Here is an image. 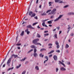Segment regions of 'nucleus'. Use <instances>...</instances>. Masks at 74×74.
Segmentation results:
<instances>
[{
	"label": "nucleus",
	"mask_w": 74,
	"mask_h": 74,
	"mask_svg": "<svg viewBox=\"0 0 74 74\" xmlns=\"http://www.w3.org/2000/svg\"><path fill=\"white\" fill-rule=\"evenodd\" d=\"M45 24V22H44L43 23H42V25L43 26H44Z\"/></svg>",
	"instance_id": "f704fd0d"
},
{
	"label": "nucleus",
	"mask_w": 74,
	"mask_h": 74,
	"mask_svg": "<svg viewBox=\"0 0 74 74\" xmlns=\"http://www.w3.org/2000/svg\"><path fill=\"white\" fill-rule=\"evenodd\" d=\"M67 64H68V65L70 64V62H68Z\"/></svg>",
	"instance_id": "13d9d810"
},
{
	"label": "nucleus",
	"mask_w": 74,
	"mask_h": 74,
	"mask_svg": "<svg viewBox=\"0 0 74 74\" xmlns=\"http://www.w3.org/2000/svg\"><path fill=\"white\" fill-rule=\"evenodd\" d=\"M44 26H45V27H48V26H47L46 25H45Z\"/></svg>",
	"instance_id": "e2e57ef3"
},
{
	"label": "nucleus",
	"mask_w": 74,
	"mask_h": 74,
	"mask_svg": "<svg viewBox=\"0 0 74 74\" xmlns=\"http://www.w3.org/2000/svg\"><path fill=\"white\" fill-rule=\"evenodd\" d=\"M53 58L55 60H58V58L56 55L54 56Z\"/></svg>",
	"instance_id": "39448f33"
},
{
	"label": "nucleus",
	"mask_w": 74,
	"mask_h": 74,
	"mask_svg": "<svg viewBox=\"0 0 74 74\" xmlns=\"http://www.w3.org/2000/svg\"><path fill=\"white\" fill-rule=\"evenodd\" d=\"M55 44L56 45H59V43H58V42L57 41L56 42Z\"/></svg>",
	"instance_id": "7c9ffc66"
},
{
	"label": "nucleus",
	"mask_w": 74,
	"mask_h": 74,
	"mask_svg": "<svg viewBox=\"0 0 74 74\" xmlns=\"http://www.w3.org/2000/svg\"><path fill=\"white\" fill-rule=\"evenodd\" d=\"M60 70H62V71H65L66 70V69L64 68L63 67H61L60 68Z\"/></svg>",
	"instance_id": "6e6552de"
},
{
	"label": "nucleus",
	"mask_w": 74,
	"mask_h": 74,
	"mask_svg": "<svg viewBox=\"0 0 74 74\" xmlns=\"http://www.w3.org/2000/svg\"><path fill=\"white\" fill-rule=\"evenodd\" d=\"M69 47V45L67 44H66V48H68Z\"/></svg>",
	"instance_id": "aec40b11"
},
{
	"label": "nucleus",
	"mask_w": 74,
	"mask_h": 74,
	"mask_svg": "<svg viewBox=\"0 0 74 74\" xmlns=\"http://www.w3.org/2000/svg\"><path fill=\"white\" fill-rule=\"evenodd\" d=\"M62 16H63V15H60V16H59L58 17L59 18V19H60V18H62Z\"/></svg>",
	"instance_id": "b1692460"
},
{
	"label": "nucleus",
	"mask_w": 74,
	"mask_h": 74,
	"mask_svg": "<svg viewBox=\"0 0 74 74\" xmlns=\"http://www.w3.org/2000/svg\"><path fill=\"white\" fill-rule=\"evenodd\" d=\"M48 46H52V44L51 43H49L48 45Z\"/></svg>",
	"instance_id": "4c0bfd02"
},
{
	"label": "nucleus",
	"mask_w": 74,
	"mask_h": 74,
	"mask_svg": "<svg viewBox=\"0 0 74 74\" xmlns=\"http://www.w3.org/2000/svg\"><path fill=\"white\" fill-rule=\"evenodd\" d=\"M38 3V0H37L36 3Z\"/></svg>",
	"instance_id": "338daca9"
},
{
	"label": "nucleus",
	"mask_w": 74,
	"mask_h": 74,
	"mask_svg": "<svg viewBox=\"0 0 74 74\" xmlns=\"http://www.w3.org/2000/svg\"><path fill=\"white\" fill-rule=\"evenodd\" d=\"M42 55V53H40L39 54V56H40V57H41V58H43V57H44V55Z\"/></svg>",
	"instance_id": "a211bd4d"
},
{
	"label": "nucleus",
	"mask_w": 74,
	"mask_h": 74,
	"mask_svg": "<svg viewBox=\"0 0 74 74\" xmlns=\"http://www.w3.org/2000/svg\"><path fill=\"white\" fill-rule=\"evenodd\" d=\"M54 37H55L56 38H58V37H57V34H55L54 35Z\"/></svg>",
	"instance_id": "58836bf2"
},
{
	"label": "nucleus",
	"mask_w": 74,
	"mask_h": 74,
	"mask_svg": "<svg viewBox=\"0 0 74 74\" xmlns=\"http://www.w3.org/2000/svg\"><path fill=\"white\" fill-rule=\"evenodd\" d=\"M59 47H60V46H59V45H57V49H58V48H59Z\"/></svg>",
	"instance_id": "ea45409f"
},
{
	"label": "nucleus",
	"mask_w": 74,
	"mask_h": 74,
	"mask_svg": "<svg viewBox=\"0 0 74 74\" xmlns=\"http://www.w3.org/2000/svg\"><path fill=\"white\" fill-rule=\"evenodd\" d=\"M34 18H35V19H38V18H37V16H36L34 17Z\"/></svg>",
	"instance_id": "603ef678"
},
{
	"label": "nucleus",
	"mask_w": 74,
	"mask_h": 74,
	"mask_svg": "<svg viewBox=\"0 0 74 74\" xmlns=\"http://www.w3.org/2000/svg\"><path fill=\"white\" fill-rule=\"evenodd\" d=\"M59 18H58L54 20V22H56V21H58V20H59Z\"/></svg>",
	"instance_id": "bb28decb"
},
{
	"label": "nucleus",
	"mask_w": 74,
	"mask_h": 74,
	"mask_svg": "<svg viewBox=\"0 0 74 74\" xmlns=\"http://www.w3.org/2000/svg\"><path fill=\"white\" fill-rule=\"evenodd\" d=\"M21 64H19V65L18 66H16V69H19V67H21Z\"/></svg>",
	"instance_id": "6ab92c4d"
},
{
	"label": "nucleus",
	"mask_w": 74,
	"mask_h": 74,
	"mask_svg": "<svg viewBox=\"0 0 74 74\" xmlns=\"http://www.w3.org/2000/svg\"><path fill=\"white\" fill-rule=\"evenodd\" d=\"M45 59H46L47 60H48V56H45Z\"/></svg>",
	"instance_id": "cd10ccee"
},
{
	"label": "nucleus",
	"mask_w": 74,
	"mask_h": 74,
	"mask_svg": "<svg viewBox=\"0 0 74 74\" xmlns=\"http://www.w3.org/2000/svg\"><path fill=\"white\" fill-rule=\"evenodd\" d=\"M11 70V68H9L8 69V71H9Z\"/></svg>",
	"instance_id": "0e129e2a"
},
{
	"label": "nucleus",
	"mask_w": 74,
	"mask_h": 74,
	"mask_svg": "<svg viewBox=\"0 0 74 74\" xmlns=\"http://www.w3.org/2000/svg\"><path fill=\"white\" fill-rule=\"evenodd\" d=\"M63 1H60L59 2V3H63Z\"/></svg>",
	"instance_id": "052dcab7"
},
{
	"label": "nucleus",
	"mask_w": 74,
	"mask_h": 74,
	"mask_svg": "<svg viewBox=\"0 0 74 74\" xmlns=\"http://www.w3.org/2000/svg\"><path fill=\"white\" fill-rule=\"evenodd\" d=\"M48 20V19H47V20H42V22H45V21H47Z\"/></svg>",
	"instance_id": "37998d69"
},
{
	"label": "nucleus",
	"mask_w": 74,
	"mask_h": 74,
	"mask_svg": "<svg viewBox=\"0 0 74 74\" xmlns=\"http://www.w3.org/2000/svg\"><path fill=\"white\" fill-rule=\"evenodd\" d=\"M69 7V5H65V6H64V8H67V7Z\"/></svg>",
	"instance_id": "e433bc0d"
},
{
	"label": "nucleus",
	"mask_w": 74,
	"mask_h": 74,
	"mask_svg": "<svg viewBox=\"0 0 74 74\" xmlns=\"http://www.w3.org/2000/svg\"><path fill=\"white\" fill-rule=\"evenodd\" d=\"M47 51V50L45 49H42L40 50V52H42V51Z\"/></svg>",
	"instance_id": "1a4fd4ad"
},
{
	"label": "nucleus",
	"mask_w": 74,
	"mask_h": 74,
	"mask_svg": "<svg viewBox=\"0 0 74 74\" xmlns=\"http://www.w3.org/2000/svg\"><path fill=\"white\" fill-rule=\"evenodd\" d=\"M48 35H49V34L48 33L44 34V36H45H45H48Z\"/></svg>",
	"instance_id": "c85d7f7f"
},
{
	"label": "nucleus",
	"mask_w": 74,
	"mask_h": 74,
	"mask_svg": "<svg viewBox=\"0 0 74 74\" xmlns=\"http://www.w3.org/2000/svg\"><path fill=\"white\" fill-rule=\"evenodd\" d=\"M56 52H58V53H60V51L59 50H56Z\"/></svg>",
	"instance_id": "79ce46f5"
},
{
	"label": "nucleus",
	"mask_w": 74,
	"mask_h": 74,
	"mask_svg": "<svg viewBox=\"0 0 74 74\" xmlns=\"http://www.w3.org/2000/svg\"><path fill=\"white\" fill-rule=\"evenodd\" d=\"M59 70V69H58V68H56V72H58V71Z\"/></svg>",
	"instance_id": "49530a36"
},
{
	"label": "nucleus",
	"mask_w": 74,
	"mask_h": 74,
	"mask_svg": "<svg viewBox=\"0 0 74 74\" xmlns=\"http://www.w3.org/2000/svg\"><path fill=\"white\" fill-rule=\"evenodd\" d=\"M23 35H24V31H23L20 34V36H23Z\"/></svg>",
	"instance_id": "4468645a"
},
{
	"label": "nucleus",
	"mask_w": 74,
	"mask_h": 74,
	"mask_svg": "<svg viewBox=\"0 0 74 74\" xmlns=\"http://www.w3.org/2000/svg\"><path fill=\"white\" fill-rule=\"evenodd\" d=\"M34 56L36 57V56H38V55H37V53H34Z\"/></svg>",
	"instance_id": "ddd939ff"
},
{
	"label": "nucleus",
	"mask_w": 74,
	"mask_h": 74,
	"mask_svg": "<svg viewBox=\"0 0 74 74\" xmlns=\"http://www.w3.org/2000/svg\"><path fill=\"white\" fill-rule=\"evenodd\" d=\"M13 56H14V58H16L17 57H18L17 55H15L14 54H12L11 56V58H12Z\"/></svg>",
	"instance_id": "0eeeda50"
},
{
	"label": "nucleus",
	"mask_w": 74,
	"mask_h": 74,
	"mask_svg": "<svg viewBox=\"0 0 74 74\" xmlns=\"http://www.w3.org/2000/svg\"><path fill=\"white\" fill-rule=\"evenodd\" d=\"M29 63V62H28V61L26 62H25V64H27V63Z\"/></svg>",
	"instance_id": "4d7b16f0"
},
{
	"label": "nucleus",
	"mask_w": 74,
	"mask_h": 74,
	"mask_svg": "<svg viewBox=\"0 0 74 74\" xmlns=\"http://www.w3.org/2000/svg\"><path fill=\"white\" fill-rule=\"evenodd\" d=\"M11 58H10L8 60V62L6 63L7 64H10V62H11Z\"/></svg>",
	"instance_id": "20e7f679"
},
{
	"label": "nucleus",
	"mask_w": 74,
	"mask_h": 74,
	"mask_svg": "<svg viewBox=\"0 0 74 74\" xmlns=\"http://www.w3.org/2000/svg\"><path fill=\"white\" fill-rule=\"evenodd\" d=\"M25 59H26V58H25L24 59H22L21 60V62H23V61H25Z\"/></svg>",
	"instance_id": "393cba45"
},
{
	"label": "nucleus",
	"mask_w": 74,
	"mask_h": 74,
	"mask_svg": "<svg viewBox=\"0 0 74 74\" xmlns=\"http://www.w3.org/2000/svg\"><path fill=\"white\" fill-rule=\"evenodd\" d=\"M16 45H17L18 46H20V45H21V43L19 44L18 43L17 44H16Z\"/></svg>",
	"instance_id": "72a5a7b5"
},
{
	"label": "nucleus",
	"mask_w": 74,
	"mask_h": 74,
	"mask_svg": "<svg viewBox=\"0 0 74 74\" xmlns=\"http://www.w3.org/2000/svg\"><path fill=\"white\" fill-rule=\"evenodd\" d=\"M18 36H19L18 35H17V36L16 37V41H18Z\"/></svg>",
	"instance_id": "c03bdc74"
},
{
	"label": "nucleus",
	"mask_w": 74,
	"mask_h": 74,
	"mask_svg": "<svg viewBox=\"0 0 74 74\" xmlns=\"http://www.w3.org/2000/svg\"><path fill=\"white\" fill-rule=\"evenodd\" d=\"M51 11V10H49L46 12V13H48V12H50V11Z\"/></svg>",
	"instance_id": "a878e982"
},
{
	"label": "nucleus",
	"mask_w": 74,
	"mask_h": 74,
	"mask_svg": "<svg viewBox=\"0 0 74 74\" xmlns=\"http://www.w3.org/2000/svg\"><path fill=\"white\" fill-rule=\"evenodd\" d=\"M32 14H33V12L32 11H29V15L30 16Z\"/></svg>",
	"instance_id": "dca6fc26"
},
{
	"label": "nucleus",
	"mask_w": 74,
	"mask_h": 74,
	"mask_svg": "<svg viewBox=\"0 0 74 74\" xmlns=\"http://www.w3.org/2000/svg\"><path fill=\"white\" fill-rule=\"evenodd\" d=\"M49 56V58H51L52 56V54L50 55Z\"/></svg>",
	"instance_id": "a18cd8bd"
},
{
	"label": "nucleus",
	"mask_w": 74,
	"mask_h": 74,
	"mask_svg": "<svg viewBox=\"0 0 74 74\" xmlns=\"http://www.w3.org/2000/svg\"><path fill=\"white\" fill-rule=\"evenodd\" d=\"M61 33H62V31H59V34H60Z\"/></svg>",
	"instance_id": "6e6d98bb"
},
{
	"label": "nucleus",
	"mask_w": 74,
	"mask_h": 74,
	"mask_svg": "<svg viewBox=\"0 0 74 74\" xmlns=\"http://www.w3.org/2000/svg\"><path fill=\"white\" fill-rule=\"evenodd\" d=\"M59 63H58L59 64H62L63 63L62 62L60 61H59Z\"/></svg>",
	"instance_id": "c756f323"
},
{
	"label": "nucleus",
	"mask_w": 74,
	"mask_h": 74,
	"mask_svg": "<svg viewBox=\"0 0 74 74\" xmlns=\"http://www.w3.org/2000/svg\"><path fill=\"white\" fill-rule=\"evenodd\" d=\"M37 28H38L39 29H40V26H39V25H38L37 26Z\"/></svg>",
	"instance_id": "774afa93"
},
{
	"label": "nucleus",
	"mask_w": 74,
	"mask_h": 74,
	"mask_svg": "<svg viewBox=\"0 0 74 74\" xmlns=\"http://www.w3.org/2000/svg\"><path fill=\"white\" fill-rule=\"evenodd\" d=\"M36 52H37V49H34V53H36Z\"/></svg>",
	"instance_id": "473e14b6"
},
{
	"label": "nucleus",
	"mask_w": 74,
	"mask_h": 74,
	"mask_svg": "<svg viewBox=\"0 0 74 74\" xmlns=\"http://www.w3.org/2000/svg\"><path fill=\"white\" fill-rule=\"evenodd\" d=\"M68 15H72V12H69L68 13Z\"/></svg>",
	"instance_id": "c9c22d12"
},
{
	"label": "nucleus",
	"mask_w": 74,
	"mask_h": 74,
	"mask_svg": "<svg viewBox=\"0 0 74 74\" xmlns=\"http://www.w3.org/2000/svg\"><path fill=\"white\" fill-rule=\"evenodd\" d=\"M41 15L42 16H44V15H47V14L45 12L41 14Z\"/></svg>",
	"instance_id": "9d476101"
},
{
	"label": "nucleus",
	"mask_w": 74,
	"mask_h": 74,
	"mask_svg": "<svg viewBox=\"0 0 74 74\" xmlns=\"http://www.w3.org/2000/svg\"><path fill=\"white\" fill-rule=\"evenodd\" d=\"M54 52V50H52L48 53V54L49 55L50 54H51V53H53V52Z\"/></svg>",
	"instance_id": "f8f14e48"
},
{
	"label": "nucleus",
	"mask_w": 74,
	"mask_h": 74,
	"mask_svg": "<svg viewBox=\"0 0 74 74\" xmlns=\"http://www.w3.org/2000/svg\"><path fill=\"white\" fill-rule=\"evenodd\" d=\"M56 28H57V29H58V30H59V29H60V27L59 26L57 27Z\"/></svg>",
	"instance_id": "de8ad7c7"
},
{
	"label": "nucleus",
	"mask_w": 74,
	"mask_h": 74,
	"mask_svg": "<svg viewBox=\"0 0 74 74\" xmlns=\"http://www.w3.org/2000/svg\"><path fill=\"white\" fill-rule=\"evenodd\" d=\"M27 28H29L31 29H34V28L32 27L31 25H29L26 27Z\"/></svg>",
	"instance_id": "7ed1b4c3"
},
{
	"label": "nucleus",
	"mask_w": 74,
	"mask_h": 74,
	"mask_svg": "<svg viewBox=\"0 0 74 74\" xmlns=\"http://www.w3.org/2000/svg\"><path fill=\"white\" fill-rule=\"evenodd\" d=\"M28 30H29V29H27L25 31V32H27V34H29V33H30V31H29Z\"/></svg>",
	"instance_id": "423d86ee"
},
{
	"label": "nucleus",
	"mask_w": 74,
	"mask_h": 74,
	"mask_svg": "<svg viewBox=\"0 0 74 74\" xmlns=\"http://www.w3.org/2000/svg\"><path fill=\"white\" fill-rule=\"evenodd\" d=\"M53 20H51V21H48L47 22V23H49V24H51V23H52V21H53Z\"/></svg>",
	"instance_id": "9b49d317"
},
{
	"label": "nucleus",
	"mask_w": 74,
	"mask_h": 74,
	"mask_svg": "<svg viewBox=\"0 0 74 74\" xmlns=\"http://www.w3.org/2000/svg\"><path fill=\"white\" fill-rule=\"evenodd\" d=\"M60 1V0H55V1L56 3H58V2H59Z\"/></svg>",
	"instance_id": "4be33fe9"
},
{
	"label": "nucleus",
	"mask_w": 74,
	"mask_h": 74,
	"mask_svg": "<svg viewBox=\"0 0 74 74\" xmlns=\"http://www.w3.org/2000/svg\"><path fill=\"white\" fill-rule=\"evenodd\" d=\"M56 29H53V32H55V31H56Z\"/></svg>",
	"instance_id": "5fc2aeb1"
},
{
	"label": "nucleus",
	"mask_w": 74,
	"mask_h": 74,
	"mask_svg": "<svg viewBox=\"0 0 74 74\" xmlns=\"http://www.w3.org/2000/svg\"><path fill=\"white\" fill-rule=\"evenodd\" d=\"M70 29H69L67 32V33H69V31H70Z\"/></svg>",
	"instance_id": "bf43d9fd"
},
{
	"label": "nucleus",
	"mask_w": 74,
	"mask_h": 74,
	"mask_svg": "<svg viewBox=\"0 0 74 74\" xmlns=\"http://www.w3.org/2000/svg\"><path fill=\"white\" fill-rule=\"evenodd\" d=\"M68 27H69L68 28V29H71V27H70L69 25H68Z\"/></svg>",
	"instance_id": "864d4df0"
},
{
	"label": "nucleus",
	"mask_w": 74,
	"mask_h": 74,
	"mask_svg": "<svg viewBox=\"0 0 74 74\" xmlns=\"http://www.w3.org/2000/svg\"><path fill=\"white\" fill-rule=\"evenodd\" d=\"M48 60H45L44 61V63H46V62H47V61H48Z\"/></svg>",
	"instance_id": "09e8293b"
},
{
	"label": "nucleus",
	"mask_w": 74,
	"mask_h": 74,
	"mask_svg": "<svg viewBox=\"0 0 74 74\" xmlns=\"http://www.w3.org/2000/svg\"><path fill=\"white\" fill-rule=\"evenodd\" d=\"M71 36H74V34L72 33L70 34Z\"/></svg>",
	"instance_id": "a19ab883"
},
{
	"label": "nucleus",
	"mask_w": 74,
	"mask_h": 74,
	"mask_svg": "<svg viewBox=\"0 0 74 74\" xmlns=\"http://www.w3.org/2000/svg\"><path fill=\"white\" fill-rule=\"evenodd\" d=\"M56 11V9L54 8L53 9V10L51 11V13H49V15L50 14H55V11Z\"/></svg>",
	"instance_id": "f03ea898"
},
{
	"label": "nucleus",
	"mask_w": 74,
	"mask_h": 74,
	"mask_svg": "<svg viewBox=\"0 0 74 74\" xmlns=\"http://www.w3.org/2000/svg\"><path fill=\"white\" fill-rule=\"evenodd\" d=\"M53 18V16H51V18Z\"/></svg>",
	"instance_id": "69168bd1"
},
{
	"label": "nucleus",
	"mask_w": 74,
	"mask_h": 74,
	"mask_svg": "<svg viewBox=\"0 0 74 74\" xmlns=\"http://www.w3.org/2000/svg\"><path fill=\"white\" fill-rule=\"evenodd\" d=\"M31 47L32 48H34V49L36 48V47L34 45L31 46Z\"/></svg>",
	"instance_id": "f3484780"
},
{
	"label": "nucleus",
	"mask_w": 74,
	"mask_h": 74,
	"mask_svg": "<svg viewBox=\"0 0 74 74\" xmlns=\"http://www.w3.org/2000/svg\"><path fill=\"white\" fill-rule=\"evenodd\" d=\"M44 33H48V31H44Z\"/></svg>",
	"instance_id": "3c124183"
},
{
	"label": "nucleus",
	"mask_w": 74,
	"mask_h": 74,
	"mask_svg": "<svg viewBox=\"0 0 74 74\" xmlns=\"http://www.w3.org/2000/svg\"><path fill=\"white\" fill-rule=\"evenodd\" d=\"M35 16H36V14L35 13H33L31 16V17H34Z\"/></svg>",
	"instance_id": "2eb2a0df"
},
{
	"label": "nucleus",
	"mask_w": 74,
	"mask_h": 74,
	"mask_svg": "<svg viewBox=\"0 0 74 74\" xmlns=\"http://www.w3.org/2000/svg\"><path fill=\"white\" fill-rule=\"evenodd\" d=\"M39 41V39L38 38L36 39L33 40L32 41V43L33 44L35 45H40V46H41V44L40 43H37V42Z\"/></svg>",
	"instance_id": "f257e3e1"
},
{
	"label": "nucleus",
	"mask_w": 74,
	"mask_h": 74,
	"mask_svg": "<svg viewBox=\"0 0 74 74\" xmlns=\"http://www.w3.org/2000/svg\"><path fill=\"white\" fill-rule=\"evenodd\" d=\"M35 69H36L37 70H39V68H38V67L37 66H36L35 67Z\"/></svg>",
	"instance_id": "412c9836"
},
{
	"label": "nucleus",
	"mask_w": 74,
	"mask_h": 74,
	"mask_svg": "<svg viewBox=\"0 0 74 74\" xmlns=\"http://www.w3.org/2000/svg\"><path fill=\"white\" fill-rule=\"evenodd\" d=\"M37 23H38V22H36V23H34L33 24L32 26H34V25H37Z\"/></svg>",
	"instance_id": "5701e85b"
},
{
	"label": "nucleus",
	"mask_w": 74,
	"mask_h": 74,
	"mask_svg": "<svg viewBox=\"0 0 74 74\" xmlns=\"http://www.w3.org/2000/svg\"><path fill=\"white\" fill-rule=\"evenodd\" d=\"M62 65H63V66H64V67H66V65H65L64 64V63H63L62 64Z\"/></svg>",
	"instance_id": "8fccbe9b"
},
{
	"label": "nucleus",
	"mask_w": 74,
	"mask_h": 74,
	"mask_svg": "<svg viewBox=\"0 0 74 74\" xmlns=\"http://www.w3.org/2000/svg\"><path fill=\"white\" fill-rule=\"evenodd\" d=\"M37 37H39L40 38V34H37Z\"/></svg>",
	"instance_id": "2f4dec72"
},
{
	"label": "nucleus",
	"mask_w": 74,
	"mask_h": 74,
	"mask_svg": "<svg viewBox=\"0 0 74 74\" xmlns=\"http://www.w3.org/2000/svg\"><path fill=\"white\" fill-rule=\"evenodd\" d=\"M5 64H4L3 66V67H5Z\"/></svg>",
	"instance_id": "680f3d73"
}]
</instances>
